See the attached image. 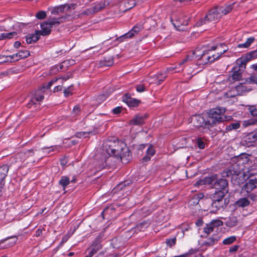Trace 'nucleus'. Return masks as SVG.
<instances>
[{"instance_id": "f257e3e1", "label": "nucleus", "mask_w": 257, "mask_h": 257, "mask_svg": "<svg viewBox=\"0 0 257 257\" xmlns=\"http://www.w3.org/2000/svg\"><path fill=\"white\" fill-rule=\"evenodd\" d=\"M195 185H209L211 188L215 190L213 194L220 195L221 196H225L228 192L227 180L224 178H218L217 174L206 177L196 182Z\"/></svg>"}, {"instance_id": "f03ea898", "label": "nucleus", "mask_w": 257, "mask_h": 257, "mask_svg": "<svg viewBox=\"0 0 257 257\" xmlns=\"http://www.w3.org/2000/svg\"><path fill=\"white\" fill-rule=\"evenodd\" d=\"M248 161V157L245 154H242L233 158L234 163L225 169L221 173L223 178L231 177L232 179L239 175L242 170L241 165L244 164Z\"/></svg>"}, {"instance_id": "7ed1b4c3", "label": "nucleus", "mask_w": 257, "mask_h": 257, "mask_svg": "<svg viewBox=\"0 0 257 257\" xmlns=\"http://www.w3.org/2000/svg\"><path fill=\"white\" fill-rule=\"evenodd\" d=\"M58 79H54L49 81L46 85H44L43 87L37 90L34 94L32 96L30 100L27 103V106L28 108H32L33 106L37 107L40 104V102L43 101L44 98V93L45 89H49L53 84L56 82Z\"/></svg>"}, {"instance_id": "20e7f679", "label": "nucleus", "mask_w": 257, "mask_h": 257, "mask_svg": "<svg viewBox=\"0 0 257 257\" xmlns=\"http://www.w3.org/2000/svg\"><path fill=\"white\" fill-rule=\"evenodd\" d=\"M226 109L223 107H217L210 109L207 116V122L211 127L226 120L224 115Z\"/></svg>"}, {"instance_id": "39448f33", "label": "nucleus", "mask_w": 257, "mask_h": 257, "mask_svg": "<svg viewBox=\"0 0 257 257\" xmlns=\"http://www.w3.org/2000/svg\"><path fill=\"white\" fill-rule=\"evenodd\" d=\"M217 46H212L211 49L204 50L200 58H198L197 64L198 65H204L208 63L213 62L215 60L218 59L223 54L227 51V49L220 51L216 54H210V52L211 50H215Z\"/></svg>"}, {"instance_id": "423d86ee", "label": "nucleus", "mask_w": 257, "mask_h": 257, "mask_svg": "<svg viewBox=\"0 0 257 257\" xmlns=\"http://www.w3.org/2000/svg\"><path fill=\"white\" fill-rule=\"evenodd\" d=\"M104 148L106 153L109 156H117L119 154L120 148L118 142L108 140L105 143Z\"/></svg>"}, {"instance_id": "0eeeda50", "label": "nucleus", "mask_w": 257, "mask_h": 257, "mask_svg": "<svg viewBox=\"0 0 257 257\" xmlns=\"http://www.w3.org/2000/svg\"><path fill=\"white\" fill-rule=\"evenodd\" d=\"M221 17L217 7L210 10L205 16L204 19H201L197 23L198 26H200L205 24L206 21H217Z\"/></svg>"}, {"instance_id": "6e6552de", "label": "nucleus", "mask_w": 257, "mask_h": 257, "mask_svg": "<svg viewBox=\"0 0 257 257\" xmlns=\"http://www.w3.org/2000/svg\"><path fill=\"white\" fill-rule=\"evenodd\" d=\"M224 196H221L216 194H212L210 198L212 200L211 212L216 213L217 210L223 208L225 205V201L223 200Z\"/></svg>"}, {"instance_id": "1a4fd4ad", "label": "nucleus", "mask_w": 257, "mask_h": 257, "mask_svg": "<svg viewBox=\"0 0 257 257\" xmlns=\"http://www.w3.org/2000/svg\"><path fill=\"white\" fill-rule=\"evenodd\" d=\"M190 122L196 127L209 128L211 127L207 122V116L205 118L200 114L192 115L190 118Z\"/></svg>"}, {"instance_id": "9d476101", "label": "nucleus", "mask_w": 257, "mask_h": 257, "mask_svg": "<svg viewBox=\"0 0 257 257\" xmlns=\"http://www.w3.org/2000/svg\"><path fill=\"white\" fill-rule=\"evenodd\" d=\"M173 25L178 30L181 26H186L188 24L189 18L182 14L173 16L171 18Z\"/></svg>"}, {"instance_id": "9b49d317", "label": "nucleus", "mask_w": 257, "mask_h": 257, "mask_svg": "<svg viewBox=\"0 0 257 257\" xmlns=\"http://www.w3.org/2000/svg\"><path fill=\"white\" fill-rule=\"evenodd\" d=\"M256 188H257V178L250 179L244 184L241 191L242 193L246 192L249 194Z\"/></svg>"}, {"instance_id": "f8f14e48", "label": "nucleus", "mask_w": 257, "mask_h": 257, "mask_svg": "<svg viewBox=\"0 0 257 257\" xmlns=\"http://www.w3.org/2000/svg\"><path fill=\"white\" fill-rule=\"evenodd\" d=\"M142 29V26L141 25H136L129 32L119 37L118 39L120 40V41H122L126 38H132L135 34H138Z\"/></svg>"}, {"instance_id": "ddd939ff", "label": "nucleus", "mask_w": 257, "mask_h": 257, "mask_svg": "<svg viewBox=\"0 0 257 257\" xmlns=\"http://www.w3.org/2000/svg\"><path fill=\"white\" fill-rule=\"evenodd\" d=\"M17 241V238L15 236L9 237L5 239L1 240L0 242V249L14 245Z\"/></svg>"}, {"instance_id": "4468645a", "label": "nucleus", "mask_w": 257, "mask_h": 257, "mask_svg": "<svg viewBox=\"0 0 257 257\" xmlns=\"http://www.w3.org/2000/svg\"><path fill=\"white\" fill-rule=\"evenodd\" d=\"M76 5L75 4H65L63 5H60L58 7H55L51 12V14L53 15L58 14L60 13H63L64 12L65 9H67V10H69L71 9H75L76 8Z\"/></svg>"}, {"instance_id": "2eb2a0df", "label": "nucleus", "mask_w": 257, "mask_h": 257, "mask_svg": "<svg viewBox=\"0 0 257 257\" xmlns=\"http://www.w3.org/2000/svg\"><path fill=\"white\" fill-rule=\"evenodd\" d=\"M9 170V167L7 164L3 165L0 167V192H1V189L4 185V179L7 176Z\"/></svg>"}, {"instance_id": "dca6fc26", "label": "nucleus", "mask_w": 257, "mask_h": 257, "mask_svg": "<svg viewBox=\"0 0 257 257\" xmlns=\"http://www.w3.org/2000/svg\"><path fill=\"white\" fill-rule=\"evenodd\" d=\"M123 101L130 107L137 106L140 102L139 100L132 98L131 95L128 93H126L124 95Z\"/></svg>"}, {"instance_id": "f3484780", "label": "nucleus", "mask_w": 257, "mask_h": 257, "mask_svg": "<svg viewBox=\"0 0 257 257\" xmlns=\"http://www.w3.org/2000/svg\"><path fill=\"white\" fill-rule=\"evenodd\" d=\"M249 91V90L247 89V87L245 85L240 83L239 85H237L234 88H232V91H236V93H234V94H231L230 96L232 97L237 95H241L246 92H248Z\"/></svg>"}, {"instance_id": "a211bd4d", "label": "nucleus", "mask_w": 257, "mask_h": 257, "mask_svg": "<svg viewBox=\"0 0 257 257\" xmlns=\"http://www.w3.org/2000/svg\"><path fill=\"white\" fill-rule=\"evenodd\" d=\"M250 61L247 55L245 54L244 56L238 58L236 61V66L234 67H237V68H240L241 70L243 71L244 69L245 68V65L248 62Z\"/></svg>"}, {"instance_id": "6ab92c4d", "label": "nucleus", "mask_w": 257, "mask_h": 257, "mask_svg": "<svg viewBox=\"0 0 257 257\" xmlns=\"http://www.w3.org/2000/svg\"><path fill=\"white\" fill-rule=\"evenodd\" d=\"M41 30L36 31L40 36H47L51 32V27L45 22L41 24Z\"/></svg>"}, {"instance_id": "aec40b11", "label": "nucleus", "mask_w": 257, "mask_h": 257, "mask_svg": "<svg viewBox=\"0 0 257 257\" xmlns=\"http://www.w3.org/2000/svg\"><path fill=\"white\" fill-rule=\"evenodd\" d=\"M132 184V180H125L118 184L113 190L114 193H116L122 190L127 189Z\"/></svg>"}, {"instance_id": "412c9836", "label": "nucleus", "mask_w": 257, "mask_h": 257, "mask_svg": "<svg viewBox=\"0 0 257 257\" xmlns=\"http://www.w3.org/2000/svg\"><path fill=\"white\" fill-rule=\"evenodd\" d=\"M243 141L246 145H251V144L257 141V138L253 132H250L245 135L243 138Z\"/></svg>"}, {"instance_id": "4be33fe9", "label": "nucleus", "mask_w": 257, "mask_h": 257, "mask_svg": "<svg viewBox=\"0 0 257 257\" xmlns=\"http://www.w3.org/2000/svg\"><path fill=\"white\" fill-rule=\"evenodd\" d=\"M217 8L221 16H222L229 13L232 10L233 6L232 5H229L224 6H217Z\"/></svg>"}, {"instance_id": "5701e85b", "label": "nucleus", "mask_w": 257, "mask_h": 257, "mask_svg": "<svg viewBox=\"0 0 257 257\" xmlns=\"http://www.w3.org/2000/svg\"><path fill=\"white\" fill-rule=\"evenodd\" d=\"M242 70L240 68L234 67L231 74L232 79L235 81L239 80L242 76Z\"/></svg>"}, {"instance_id": "b1692460", "label": "nucleus", "mask_w": 257, "mask_h": 257, "mask_svg": "<svg viewBox=\"0 0 257 257\" xmlns=\"http://www.w3.org/2000/svg\"><path fill=\"white\" fill-rule=\"evenodd\" d=\"M30 56L29 51H20L19 52L12 55V58H14L15 61H17L21 59L27 58Z\"/></svg>"}, {"instance_id": "393cba45", "label": "nucleus", "mask_w": 257, "mask_h": 257, "mask_svg": "<svg viewBox=\"0 0 257 257\" xmlns=\"http://www.w3.org/2000/svg\"><path fill=\"white\" fill-rule=\"evenodd\" d=\"M155 154V150L152 145H150L146 152V155L143 158L144 161H149L151 157L154 156Z\"/></svg>"}, {"instance_id": "a878e982", "label": "nucleus", "mask_w": 257, "mask_h": 257, "mask_svg": "<svg viewBox=\"0 0 257 257\" xmlns=\"http://www.w3.org/2000/svg\"><path fill=\"white\" fill-rule=\"evenodd\" d=\"M145 118V116L137 115L130 121V123L132 125H142L144 123Z\"/></svg>"}, {"instance_id": "bb28decb", "label": "nucleus", "mask_w": 257, "mask_h": 257, "mask_svg": "<svg viewBox=\"0 0 257 257\" xmlns=\"http://www.w3.org/2000/svg\"><path fill=\"white\" fill-rule=\"evenodd\" d=\"M238 220L236 217L232 216H230L225 222V224L227 226L229 227H233L236 226L237 224Z\"/></svg>"}, {"instance_id": "cd10ccee", "label": "nucleus", "mask_w": 257, "mask_h": 257, "mask_svg": "<svg viewBox=\"0 0 257 257\" xmlns=\"http://www.w3.org/2000/svg\"><path fill=\"white\" fill-rule=\"evenodd\" d=\"M70 181L69 178L65 176H62L59 181V184L63 187V190H65L66 187L69 185Z\"/></svg>"}, {"instance_id": "c85d7f7f", "label": "nucleus", "mask_w": 257, "mask_h": 257, "mask_svg": "<svg viewBox=\"0 0 257 257\" xmlns=\"http://www.w3.org/2000/svg\"><path fill=\"white\" fill-rule=\"evenodd\" d=\"M40 36L36 31L35 34L32 36H30L26 39V41L28 44H31L34 42H36L38 41L40 39Z\"/></svg>"}, {"instance_id": "c756f323", "label": "nucleus", "mask_w": 257, "mask_h": 257, "mask_svg": "<svg viewBox=\"0 0 257 257\" xmlns=\"http://www.w3.org/2000/svg\"><path fill=\"white\" fill-rule=\"evenodd\" d=\"M63 19L62 17L59 18H52L46 21V22L50 25L51 27H52L53 26H58L60 24L61 21L60 20H61Z\"/></svg>"}, {"instance_id": "7c9ffc66", "label": "nucleus", "mask_w": 257, "mask_h": 257, "mask_svg": "<svg viewBox=\"0 0 257 257\" xmlns=\"http://www.w3.org/2000/svg\"><path fill=\"white\" fill-rule=\"evenodd\" d=\"M240 126L239 122L236 121L231 123L229 125H227L225 127L226 131H230L232 130H235L239 128Z\"/></svg>"}, {"instance_id": "2f4dec72", "label": "nucleus", "mask_w": 257, "mask_h": 257, "mask_svg": "<svg viewBox=\"0 0 257 257\" xmlns=\"http://www.w3.org/2000/svg\"><path fill=\"white\" fill-rule=\"evenodd\" d=\"M149 223L146 221H144L143 222H141L136 225L135 227V231H144L146 228L148 227Z\"/></svg>"}, {"instance_id": "473e14b6", "label": "nucleus", "mask_w": 257, "mask_h": 257, "mask_svg": "<svg viewBox=\"0 0 257 257\" xmlns=\"http://www.w3.org/2000/svg\"><path fill=\"white\" fill-rule=\"evenodd\" d=\"M236 204L240 207H246L249 204V201L245 198H241L239 199L237 202Z\"/></svg>"}, {"instance_id": "72a5a7b5", "label": "nucleus", "mask_w": 257, "mask_h": 257, "mask_svg": "<svg viewBox=\"0 0 257 257\" xmlns=\"http://www.w3.org/2000/svg\"><path fill=\"white\" fill-rule=\"evenodd\" d=\"M16 35L17 33L16 32H12L8 33H2L0 36V40L11 39Z\"/></svg>"}, {"instance_id": "f704fd0d", "label": "nucleus", "mask_w": 257, "mask_h": 257, "mask_svg": "<svg viewBox=\"0 0 257 257\" xmlns=\"http://www.w3.org/2000/svg\"><path fill=\"white\" fill-rule=\"evenodd\" d=\"M105 2H100V3L96 4L93 7V13H95L98 11H100V10H102L105 7Z\"/></svg>"}, {"instance_id": "c9c22d12", "label": "nucleus", "mask_w": 257, "mask_h": 257, "mask_svg": "<svg viewBox=\"0 0 257 257\" xmlns=\"http://www.w3.org/2000/svg\"><path fill=\"white\" fill-rule=\"evenodd\" d=\"M246 84L257 85V75L252 74L245 79Z\"/></svg>"}, {"instance_id": "e433bc0d", "label": "nucleus", "mask_w": 257, "mask_h": 257, "mask_svg": "<svg viewBox=\"0 0 257 257\" xmlns=\"http://www.w3.org/2000/svg\"><path fill=\"white\" fill-rule=\"evenodd\" d=\"M203 53L204 50H202L199 48H197L193 52L191 53V55H193L194 58H196L198 60V58H201Z\"/></svg>"}, {"instance_id": "4c0bfd02", "label": "nucleus", "mask_w": 257, "mask_h": 257, "mask_svg": "<svg viewBox=\"0 0 257 257\" xmlns=\"http://www.w3.org/2000/svg\"><path fill=\"white\" fill-rule=\"evenodd\" d=\"M214 229V228L213 224H210L209 223V224H207L205 227H204L203 229V231L207 235H209L213 231Z\"/></svg>"}, {"instance_id": "58836bf2", "label": "nucleus", "mask_w": 257, "mask_h": 257, "mask_svg": "<svg viewBox=\"0 0 257 257\" xmlns=\"http://www.w3.org/2000/svg\"><path fill=\"white\" fill-rule=\"evenodd\" d=\"M14 59V58L12 57V55L9 56H5V55H0V60L2 61H0V63H6V62H12V60Z\"/></svg>"}, {"instance_id": "ea45409f", "label": "nucleus", "mask_w": 257, "mask_h": 257, "mask_svg": "<svg viewBox=\"0 0 257 257\" xmlns=\"http://www.w3.org/2000/svg\"><path fill=\"white\" fill-rule=\"evenodd\" d=\"M194 59L193 55H191V54L188 55L185 58H184L181 62H180L178 63V65L179 66H181L184 64L192 61Z\"/></svg>"}, {"instance_id": "a19ab883", "label": "nucleus", "mask_w": 257, "mask_h": 257, "mask_svg": "<svg viewBox=\"0 0 257 257\" xmlns=\"http://www.w3.org/2000/svg\"><path fill=\"white\" fill-rule=\"evenodd\" d=\"M101 247L100 242L96 241L92 244L90 248L96 253L97 251L101 248Z\"/></svg>"}, {"instance_id": "79ce46f5", "label": "nucleus", "mask_w": 257, "mask_h": 257, "mask_svg": "<svg viewBox=\"0 0 257 257\" xmlns=\"http://www.w3.org/2000/svg\"><path fill=\"white\" fill-rule=\"evenodd\" d=\"M236 236H229L223 240V243L224 244L228 245L232 243L236 240Z\"/></svg>"}, {"instance_id": "37998d69", "label": "nucleus", "mask_w": 257, "mask_h": 257, "mask_svg": "<svg viewBox=\"0 0 257 257\" xmlns=\"http://www.w3.org/2000/svg\"><path fill=\"white\" fill-rule=\"evenodd\" d=\"M218 240L213 237H209L206 241L204 242V244L207 246H212L216 243Z\"/></svg>"}, {"instance_id": "c03bdc74", "label": "nucleus", "mask_w": 257, "mask_h": 257, "mask_svg": "<svg viewBox=\"0 0 257 257\" xmlns=\"http://www.w3.org/2000/svg\"><path fill=\"white\" fill-rule=\"evenodd\" d=\"M93 134V132H78L76 134V137L78 138H87L88 137L89 135Z\"/></svg>"}, {"instance_id": "a18cd8bd", "label": "nucleus", "mask_w": 257, "mask_h": 257, "mask_svg": "<svg viewBox=\"0 0 257 257\" xmlns=\"http://www.w3.org/2000/svg\"><path fill=\"white\" fill-rule=\"evenodd\" d=\"M250 61L257 58V50L252 51L247 54H246Z\"/></svg>"}, {"instance_id": "49530a36", "label": "nucleus", "mask_w": 257, "mask_h": 257, "mask_svg": "<svg viewBox=\"0 0 257 257\" xmlns=\"http://www.w3.org/2000/svg\"><path fill=\"white\" fill-rule=\"evenodd\" d=\"M160 75H163V73H159L155 76L157 78V79H158V81L157 82V84L158 85L161 84L162 83V82H163L167 77V75H165L162 78H160Z\"/></svg>"}, {"instance_id": "de8ad7c7", "label": "nucleus", "mask_w": 257, "mask_h": 257, "mask_svg": "<svg viewBox=\"0 0 257 257\" xmlns=\"http://www.w3.org/2000/svg\"><path fill=\"white\" fill-rule=\"evenodd\" d=\"M176 238L175 237L173 238L166 239V243L170 247H172V246H174L176 243Z\"/></svg>"}, {"instance_id": "09e8293b", "label": "nucleus", "mask_w": 257, "mask_h": 257, "mask_svg": "<svg viewBox=\"0 0 257 257\" xmlns=\"http://www.w3.org/2000/svg\"><path fill=\"white\" fill-rule=\"evenodd\" d=\"M36 18L39 20H42L46 18V13L45 12L41 11L38 12L36 15Z\"/></svg>"}, {"instance_id": "8fccbe9b", "label": "nucleus", "mask_w": 257, "mask_h": 257, "mask_svg": "<svg viewBox=\"0 0 257 257\" xmlns=\"http://www.w3.org/2000/svg\"><path fill=\"white\" fill-rule=\"evenodd\" d=\"M74 64V60H67L63 62L62 64L60 66V69H62L63 67L65 66L66 67H68V65H73Z\"/></svg>"}, {"instance_id": "3c124183", "label": "nucleus", "mask_w": 257, "mask_h": 257, "mask_svg": "<svg viewBox=\"0 0 257 257\" xmlns=\"http://www.w3.org/2000/svg\"><path fill=\"white\" fill-rule=\"evenodd\" d=\"M197 144L198 147L200 149H203L205 148V143L201 138H198L197 140Z\"/></svg>"}, {"instance_id": "603ef678", "label": "nucleus", "mask_w": 257, "mask_h": 257, "mask_svg": "<svg viewBox=\"0 0 257 257\" xmlns=\"http://www.w3.org/2000/svg\"><path fill=\"white\" fill-rule=\"evenodd\" d=\"M105 165H106L105 161H102L101 163H99L98 165H97V166L96 167V170L97 171H99L104 169Z\"/></svg>"}, {"instance_id": "864d4df0", "label": "nucleus", "mask_w": 257, "mask_h": 257, "mask_svg": "<svg viewBox=\"0 0 257 257\" xmlns=\"http://www.w3.org/2000/svg\"><path fill=\"white\" fill-rule=\"evenodd\" d=\"M210 224H213L214 225V228L216 226H219L222 225L223 223L221 220H212L211 222H210Z\"/></svg>"}, {"instance_id": "5fc2aeb1", "label": "nucleus", "mask_w": 257, "mask_h": 257, "mask_svg": "<svg viewBox=\"0 0 257 257\" xmlns=\"http://www.w3.org/2000/svg\"><path fill=\"white\" fill-rule=\"evenodd\" d=\"M71 86H69L67 88L64 90V94L65 97H68L69 95H72V92H71Z\"/></svg>"}, {"instance_id": "6e6d98bb", "label": "nucleus", "mask_w": 257, "mask_h": 257, "mask_svg": "<svg viewBox=\"0 0 257 257\" xmlns=\"http://www.w3.org/2000/svg\"><path fill=\"white\" fill-rule=\"evenodd\" d=\"M80 110V105H77L74 107L72 112L74 114V115H77L79 114Z\"/></svg>"}, {"instance_id": "4d7b16f0", "label": "nucleus", "mask_w": 257, "mask_h": 257, "mask_svg": "<svg viewBox=\"0 0 257 257\" xmlns=\"http://www.w3.org/2000/svg\"><path fill=\"white\" fill-rule=\"evenodd\" d=\"M137 91L139 92H142L146 90L144 84L138 85L136 86Z\"/></svg>"}, {"instance_id": "13d9d810", "label": "nucleus", "mask_w": 257, "mask_h": 257, "mask_svg": "<svg viewBox=\"0 0 257 257\" xmlns=\"http://www.w3.org/2000/svg\"><path fill=\"white\" fill-rule=\"evenodd\" d=\"M239 247V246L238 245H235L232 246L230 247L229 251L230 253H234L237 251Z\"/></svg>"}, {"instance_id": "bf43d9fd", "label": "nucleus", "mask_w": 257, "mask_h": 257, "mask_svg": "<svg viewBox=\"0 0 257 257\" xmlns=\"http://www.w3.org/2000/svg\"><path fill=\"white\" fill-rule=\"evenodd\" d=\"M254 38L252 37L247 38L245 42L247 46L249 47L250 46V45L254 42Z\"/></svg>"}, {"instance_id": "052dcab7", "label": "nucleus", "mask_w": 257, "mask_h": 257, "mask_svg": "<svg viewBox=\"0 0 257 257\" xmlns=\"http://www.w3.org/2000/svg\"><path fill=\"white\" fill-rule=\"evenodd\" d=\"M254 38L252 37L247 38L245 42L247 46L249 47L250 46V45L254 42Z\"/></svg>"}, {"instance_id": "680f3d73", "label": "nucleus", "mask_w": 257, "mask_h": 257, "mask_svg": "<svg viewBox=\"0 0 257 257\" xmlns=\"http://www.w3.org/2000/svg\"><path fill=\"white\" fill-rule=\"evenodd\" d=\"M128 6H125L127 9L130 10L133 7H134L136 5V3L134 1H130L127 3Z\"/></svg>"}, {"instance_id": "e2e57ef3", "label": "nucleus", "mask_w": 257, "mask_h": 257, "mask_svg": "<svg viewBox=\"0 0 257 257\" xmlns=\"http://www.w3.org/2000/svg\"><path fill=\"white\" fill-rule=\"evenodd\" d=\"M34 153H35L34 150L33 149H30V150H28L26 151L25 152L24 155H25L27 157H30V156H32L33 155H34Z\"/></svg>"}, {"instance_id": "0e129e2a", "label": "nucleus", "mask_w": 257, "mask_h": 257, "mask_svg": "<svg viewBox=\"0 0 257 257\" xmlns=\"http://www.w3.org/2000/svg\"><path fill=\"white\" fill-rule=\"evenodd\" d=\"M113 210L112 207H107L105 208L102 212L101 213V215L103 216V217L105 215V214L107 213H109L110 211H111Z\"/></svg>"}, {"instance_id": "69168bd1", "label": "nucleus", "mask_w": 257, "mask_h": 257, "mask_svg": "<svg viewBox=\"0 0 257 257\" xmlns=\"http://www.w3.org/2000/svg\"><path fill=\"white\" fill-rule=\"evenodd\" d=\"M122 110V107L120 106H117L112 110V112L114 114H117L119 113Z\"/></svg>"}, {"instance_id": "338daca9", "label": "nucleus", "mask_w": 257, "mask_h": 257, "mask_svg": "<svg viewBox=\"0 0 257 257\" xmlns=\"http://www.w3.org/2000/svg\"><path fill=\"white\" fill-rule=\"evenodd\" d=\"M88 254L85 257H92L96 252L91 249L90 248L88 249Z\"/></svg>"}, {"instance_id": "774afa93", "label": "nucleus", "mask_w": 257, "mask_h": 257, "mask_svg": "<svg viewBox=\"0 0 257 257\" xmlns=\"http://www.w3.org/2000/svg\"><path fill=\"white\" fill-rule=\"evenodd\" d=\"M43 230L42 229H38L35 232V236H40L42 234Z\"/></svg>"}]
</instances>
